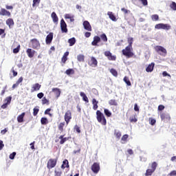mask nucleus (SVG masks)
Returning a JSON list of instances; mask_svg holds the SVG:
<instances>
[{
  "label": "nucleus",
  "mask_w": 176,
  "mask_h": 176,
  "mask_svg": "<svg viewBox=\"0 0 176 176\" xmlns=\"http://www.w3.org/2000/svg\"><path fill=\"white\" fill-rule=\"evenodd\" d=\"M134 42V38L133 37L128 38V46L125 49L122 50V54L127 57V58H131L134 56L133 52V43Z\"/></svg>",
  "instance_id": "1"
},
{
  "label": "nucleus",
  "mask_w": 176,
  "mask_h": 176,
  "mask_svg": "<svg viewBox=\"0 0 176 176\" xmlns=\"http://www.w3.org/2000/svg\"><path fill=\"white\" fill-rule=\"evenodd\" d=\"M96 119L98 123H100L102 126H107V118H105V116L100 110L96 111Z\"/></svg>",
  "instance_id": "2"
},
{
  "label": "nucleus",
  "mask_w": 176,
  "mask_h": 176,
  "mask_svg": "<svg viewBox=\"0 0 176 176\" xmlns=\"http://www.w3.org/2000/svg\"><path fill=\"white\" fill-rule=\"evenodd\" d=\"M30 44L32 49H34L35 50H38V49L41 48V43L39 42V40L36 38L31 39Z\"/></svg>",
  "instance_id": "3"
},
{
  "label": "nucleus",
  "mask_w": 176,
  "mask_h": 176,
  "mask_svg": "<svg viewBox=\"0 0 176 176\" xmlns=\"http://www.w3.org/2000/svg\"><path fill=\"white\" fill-rule=\"evenodd\" d=\"M57 164V158L56 159H53L51 158L48 160L47 163V168L48 170H52V168H54Z\"/></svg>",
  "instance_id": "4"
},
{
  "label": "nucleus",
  "mask_w": 176,
  "mask_h": 176,
  "mask_svg": "<svg viewBox=\"0 0 176 176\" xmlns=\"http://www.w3.org/2000/svg\"><path fill=\"white\" fill-rule=\"evenodd\" d=\"M155 52H157L158 54H160V56H167V50H166V48L160 45H157L155 47Z\"/></svg>",
  "instance_id": "5"
},
{
  "label": "nucleus",
  "mask_w": 176,
  "mask_h": 176,
  "mask_svg": "<svg viewBox=\"0 0 176 176\" xmlns=\"http://www.w3.org/2000/svg\"><path fill=\"white\" fill-rule=\"evenodd\" d=\"M155 28H156L157 30H166V31H168V30L171 29V25L168 24L159 23L155 25Z\"/></svg>",
  "instance_id": "6"
},
{
  "label": "nucleus",
  "mask_w": 176,
  "mask_h": 176,
  "mask_svg": "<svg viewBox=\"0 0 176 176\" xmlns=\"http://www.w3.org/2000/svg\"><path fill=\"white\" fill-rule=\"evenodd\" d=\"M91 170L92 173L94 174H98L100 170V163L99 162H94L92 166H91Z\"/></svg>",
  "instance_id": "7"
},
{
  "label": "nucleus",
  "mask_w": 176,
  "mask_h": 176,
  "mask_svg": "<svg viewBox=\"0 0 176 176\" xmlns=\"http://www.w3.org/2000/svg\"><path fill=\"white\" fill-rule=\"evenodd\" d=\"M71 119H72V113L70 110H67L65 113V122H66V124H69Z\"/></svg>",
  "instance_id": "8"
},
{
  "label": "nucleus",
  "mask_w": 176,
  "mask_h": 176,
  "mask_svg": "<svg viewBox=\"0 0 176 176\" xmlns=\"http://www.w3.org/2000/svg\"><path fill=\"white\" fill-rule=\"evenodd\" d=\"M98 64V61H97V59L94 58V56H91L90 60H88V65L89 67H92L94 68H96Z\"/></svg>",
  "instance_id": "9"
},
{
  "label": "nucleus",
  "mask_w": 176,
  "mask_h": 176,
  "mask_svg": "<svg viewBox=\"0 0 176 176\" xmlns=\"http://www.w3.org/2000/svg\"><path fill=\"white\" fill-rule=\"evenodd\" d=\"M104 54L106 57H107V58H108V60H109V61H116V56H113L112 53H111V52L106 51V52H104Z\"/></svg>",
  "instance_id": "10"
},
{
  "label": "nucleus",
  "mask_w": 176,
  "mask_h": 176,
  "mask_svg": "<svg viewBox=\"0 0 176 176\" xmlns=\"http://www.w3.org/2000/svg\"><path fill=\"white\" fill-rule=\"evenodd\" d=\"M60 28L62 32H68V29H67V23L63 19L60 20Z\"/></svg>",
  "instance_id": "11"
},
{
  "label": "nucleus",
  "mask_w": 176,
  "mask_h": 176,
  "mask_svg": "<svg viewBox=\"0 0 176 176\" xmlns=\"http://www.w3.org/2000/svg\"><path fill=\"white\" fill-rule=\"evenodd\" d=\"M0 16H6L7 17H10V16H12V13L5 8H1L0 10Z\"/></svg>",
  "instance_id": "12"
},
{
  "label": "nucleus",
  "mask_w": 176,
  "mask_h": 176,
  "mask_svg": "<svg viewBox=\"0 0 176 176\" xmlns=\"http://www.w3.org/2000/svg\"><path fill=\"white\" fill-rule=\"evenodd\" d=\"M52 41H53V32H50L45 38L46 45H50V43H52Z\"/></svg>",
  "instance_id": "13"
},
{
  "label": "nucleus",
  "mask_w": 176,
  "mask_h": 176,
  "mask_svg": "<svg viewBox=\"0 0 176 176\" xmlns=\"http://www.w3.org/2000/svg\"><path fill=\"white\" fill-rule=\"evenodd\" d=\"M41 87H42V85L39 83H36L32 85L31 91L32 93H34V91H38L41 89Z\"/></svg>",
  "instance_id": "14"
},
{
  "label": "nucleus",
  "mask_w": 176,
  "mask_h": 176,
  "mask_svg": "<svg viewBox=\"0 0 176 176\" xmlns=\"http://www.w3.org/2000/svg\"><path fill=\"white\" fill-rule=\"evenodd\" d=\"M99 42H101V38H100L98 36H95L94 37V41L91 42V45L92 46H97Z\"/></svg>",
  "instance_id": "15"
},
{
  "label": "nucleus",
  "mask_w": 176,
  "mask_h": 176,
  "mask_svg": "<svg viewBox=\"0 0 176 176\" xmlns=\"http://www.w3.org/2000/svg\"><path fill=\"white\" fill-rule=\"evenodd\" d=\"M26 53L30 58H32V57H34V56H35L36 52H35V50H34L31 48H28L26 50Z\"/></svg>",
  "instance_id": "16"
},
{
  "label": "nucleus",
  "mask_w": 176,
  "mask_h": 176,
  "mask_svg": "<svg viewBox=\"0 0 176 176\" xmlns=\"http://www.w3.org/2000/svg\"><path fill=\"white\" fill-rule=\"evenodd\" d=\"M58 139L60 140L59 142V144L60 145H63V144H65V142H67V141H68V140H69V137L65 138L64 135H61L60 136H59Z\"/></svg>",
  "instance_id": "17"
},
{
  "label": "nucleus",
  "mask_w": 176,
  "mask_h": 176,
  "mask_svg": "<svg viewBox=\"0 0 176 176\" xmlns=\"http://www.w3.org/2000/svg\"><path fill=\"white\" fill-rule=\"evenodd\" d=\"M83 27L87 31H91V25H90L89 21H85L83 22Z\"/></svg>",
  "instance_id": "18"
},
{
  "label": "nucleus",
  "mask_w": 176,
  "mask_h": 176,
  "mask_svg": "<svg viewBox=\"0 0 176 176\" xmlns=\"http://www.w3.org/2000/svg\"><path fill=\"white\" fill-rule=\"evenodd\" d=\"M51 17L52 19V21L55 23L57 24L58 23V16H57V14L56 12H53L51 14Z\"/></svg>",
  "instance_id": "19"
},
{
  "label": "nucleus",
  "mask_w": 176,
  "mask_h": 176,
  "mask_svg": "<svg viewBox=\"0 0 176 176\" xmlns=\"http://www.w3.org/2000/svg\"><path fill=\"white\" fill-rule=\"evenodd\" d=\"M6 25H8L9 28H12L13 25H14V21H13V19L9 18L6 21Z\"/></svg>",
  "instance_id": "20"
},
{
  "label": "nucleus",
  "mask_w": 176,
  "mask_h": 176,
  "mask_svg": "<svg viewBox=\"0 0 176 176\" xmlns=\"http://www.w3.org/2000/svg\"><path fill=\"white\" fill-rule=\"evenodd\" d=\"M160 118L162 119V120H170V114L168 113H162L160 114Z\"/></svg>",
  "instance_id": "21"
},
{
  "label": "nucleus",
  "mask_w": 176,
  "mask_h": 176,
  "mask_svg": "<svg viewBox=\"0 0 176 176\" xmlns=\"http://www.w3.org/2000/svg\"><path fill=\"white\" fill-rule=\"evenodd\" d=\"M93 109L97 111L98 109V101L96 98L92 99Z\"/></svg>",
  "instance_id": "22"
},
{
  "label": "nucleus",
  "mask_w": 176,
  "mask_h": 176,
  "mask_svg": "<svg viewBox=\"0 0 176 176\" xmlns=\"http://www.w3.org/2000/svg\"><path fill=\"white\" fill-rule=\"evenodd\" d=\"M24 116H25V113L23 112L17 117L18 123H23L24 122Z\"/></svg>",
  "instance_id": "23"
},
{
  "label": "nucleus",
  "mask_w": 176,
  "mask_h": 176,
  "mask_svg": "<svg viewBox=\"0 0 176 176\" xmlns=\"http://www.w3.org/2000/svg\"><path fill=\"white\" fill-rule=\"evenodd\" d=\"M52 91H54L55 96H56V98H58L61 95V91H60V89L58 88H53Z\"/></svg>",
  "instance_id": "24"
},
{
  "label": "nucleus",
  "mask_w": 176,
  "mask_h": 176,
  "mask_svg": "<svg viewBox=\"0 0 176 176\" xmlns=\"http://www.w3.org/2000/svg\"><path fill=\"white\" fill-rule=\"evenodd\" d=\"M61 168L64 170V168H69V163L68 162L67 160H65L63 162V164L61 165Z\"/></svg>",
  "instance_id": "25"
},
{
  "label": "nucleus",
  "mask_w": 176,
  "mask_h": 176,
  "mask_svg": "<svg viewBox=\"0 0 176 176\" xmlns=\"http://www.w3.org/2000/svg\"><path fill=\"white\" fill-rule=\"evenodd\" d=\"M107 15L109 16L110 20H112V21H116V16H115L113 12H108Z\"/></svg>",
  "instance_id": "26"
},
{
  "label": "nucleus",
  "mask_w": 176,
  "mask_h": 176,
  "mask_svg": "<svg viewBox=\"0 0 176 176\" xmlns=\"http://www.w3.org/2000/svg\"><path fill=\"white\" fill-rule=\"evenodd\" d=\"M153 68H155V63H151L146 68V72H152Z\"/></svg>",
  "instance_id": "27"
},
{
  "label": "nucleus",
  "mask_w": 176,
  "mask_h": 176,
  "mask_svg": "<svg viewBox=\"0 0 176 176\" xmlns=\"http://www.w3.org/2000/svg\"><path fill=\"white\" fill-rule=\"evenodd\" d=\"M64 126H65V122H60L58 125V129L60 133H63L64 131Z\"/></svg>",
  "instance_id": "28"
},
{
  "label": "nucleus",
  "mask_w": 176,
  "mask_h": 176,
  "mask_svg": "<svg viewBox=\"0 0 176 176\" xmlns=\"http://www.w3.org/2000/svg\"><path fill=\"white\" fill-rule=\"evenodd\" d=\"M80 97H82L83 101H85V102H89V98H87L85 92H80Z\"/></svg>",
  "instance_id": "29"
},
{
  "label": "nucleus",
  "mask_w": 176,
  "mask_h": 176,
  "mask_svg": "<svg viewBox=\"0 0 176 176\" xmlns=\"http://www.w3.org/2000/svg\"><path fill=\"white\" fill-rule=\"evenodd\" d=\"M77 60L79 63H85V55L79 54L77 56Z\"/></svg>",
  "instance_id": "30"
},
{
  "label": "nucleus",
  "mask_w": 176,
  "mask_h": 176,
  "mask_svg": "<svg viewBox=\"0 0 176 176\" xmlns=\"http://www.w3.org/2000/svg\"><path fill=\"white\" fill-rule=\"evenodd\" d=\"M68 43L69 44V46H74V45L76 43V39H75V37L69 38L68 40Z\"/></svg>",
  "instance_id": "31"
},
{
  "label": "nucleus",
  "mask_w": 176,
  "mask_h": 176,
  "mask_svg": "<svg viewBox=\"0 0 176 176\" xmlns=\"http://www.w3.org/2000/svg\"><path fill=\"white\" fill-rule=\"evenodd\" d=\"M109 104L111 106H114V107H117L118 105V102L116 101V100L115 99H111L109 101Z\"/></svg>",
  "instance_id": "32"
},
{
  "label": "nucleus",
  "mask_w": 176,
  "mask_h": 176,
  "mask_svg": "<svg viewBox=\"0 0 176 176\" xmlns=\"http://www.w3.org/2000/svg\"><path fill=\"white\" fill-rule=\"evenodd\" d=\"M129 120L131 123H137L138 120L137 119V116L135 115L134 116L130 117Z\"/></svg>",
  "instance_id": "33"
},
{
  "label": "nucleus",
  "mask_w": 176,
  "mask_h": 176,
  "mask_svg": "<svg viewBox=\"0 0 176 176\" xmlns=\"http://www.w3.org/2000/svg\"><path fill=\"white\" fill-rule=\"evenodd\" d=\"M104 113L106 116H107V118H111V116H112V113H111V111H109L107 109H104Z\"/></svg>",
  "instance_id": "34"
},
{
  "label": "nucleus",
  "mask_w": 176,
  "mask_h": 176,
  "mask_svg": "<svg viewBox=\"0 0 176 176\" xmlns=\"http://www.w3.org/2000/svg\"><path fill=\"white\" fill-rule=\"evenodd\" d=\"M62 174L63 171L60 168L54 170V176H61Z\"/></svg>",
  "instance_id": "35"
},
{
  "label": "nucleus",
  "mask_w": 176,
  "mask_h": 176,
  "mask_svg": "<svg viewBox=\"0 0 176 176\" xmlns=\"http://www.w3.org/2000/svg\"><path fill=\"white\" fill-rule=\"evenodd\" d=\"M39 113V107H36L33 109V116H36Z\"/></svg>",
  "instance_id": "36"
},
{
  "label": "nucleus",
  "mask_w": 176,
  "mask_h": 176,
  "mask_svg": "<svg viewBox=\"0 0 176 176\" xmlns=\"http://www.w3.org/2000/svg\"><path fill=\"white\" fill-rule=\"evenodd\" d=\"M65 74L67 75H74V74H75V71L74 69H69L65 71Z\"/></svg>",
  "instance_id": "37"
},
{
  "label": "nucleus",
  "mask_w": 176,
  "mask_h": 176,
  "mask_svg": "<svg viewBox=\"0 0 176 176\" xmlns=\"http://www.w3.org/2000/svg\"><path fill=\"white\" fill-rule=\"evenodd\" d=\"M124 82H126V84L127 85V86H131V82H130V79H129V77L125 76L124 78Z\"/></svg>",
  "instance_id": "38"
},
{
  "label": "nucleus",
  "mask_w": 176,
  "mask_h": 176,
  "mask_svg": "<svg viewBox=\"0 0 176 176\" xmlns=\"http://www.w3.org/2000/svg\"><path fill=\"white\" fill-rule=\"evenodd\" d=\"M39 3H41V0H33L32 7L39 6Z\"/></svg>",
  "instance_id": "39"
},
{
  "label": "nucleus",
  "mask_w": 176,
  "mask_h": 176,
  "mask_svg": "<svg viewBox=\"0 0 176 176\" xmlns=\"http://www.w3.org/2000/svg\"><path fill=\"white\" fill-rule=\"evenodd\" d=\"M100 38L102 39V41H103V42H108V38L107 37V34H102V35H100Z\"/></svg>",
  "instance_id": "40"
},
{
  "label": "nucleus",
  "mask_w": 176,
  "mask_h": 176,
  "mask_svg": "<svg viewBox=\"0 0 176 176\" xmlns=\"http://www.w3.org/2000/svg\"><path fill=\"white\" fill-rule=\"evenodd\" d=\"M41 102L43 105H45L47 104V105H49V100L46 98V97H43V99L41 100Z\"/></svg>",
  "instance_id": "41"
},
{
  "label": "nucleus",
  "mask_w": 176,
  "mask_h": 176,
  "mask_svg": "<svg viewBox=\"0 0 176 176\" xmlns=\"http://www.w3.org/2000/svg\"><path fill=\"white\" fill-rule=\"evenodd\" d=\"M41 124H47V123H49V121L47 120V118H42L41 119Z\"/></svg>",
  "instance_id": "42"
},
{
  "label": "nucleus",
  "mask_w": 176,
  "mask_h": 176,
  "mask_svg": "<svg viewBox=\"0 0 176 176\" xmlns=\"http://www.w3.org/2000/svg\"><path fill=\"white\" fill-rule=\"evenodd\" d=\"M4 101H5L6 104L9 105V104H10V102H12V96H8V97L6 98Z\"/></svg>",
  "instance_id": "43"
},
{
  "label": "nucleus",
  "mask_w": 176,
  "mask_h": 176,
  "mask_svg": "<svg viewBox=\"0 0 176 176\" xmlns=\"http://www.w3.org/2000/svg\"><path fill=\"white\" fill-rule=\"evenodd\" d=\"M155 171V170L152 169H147L145 175L149 176L152 175V173Z\"/></svg>",
  "instance_id": "44"
},
{
  "label": "nucleus",
  "mask_w": 176,
  "mask_h": 176,
  "mask_svg": "<svg viewBox=\"0 0 176 176\" xmlns=\"http://www.w3.org/2000/svg\"><path fill=\"white\" fill-rule=\"evenodd\" d=\"M20 45H18L17 47L13 50V53H14V54H17V53L20 52Z\"/></svg>",
  "instance_id": "45"
},
{
  "label": "nucleus",
  "mask_w": 176,
  "mask_h": 176,
  "mask_svg": "<svg viewBox=\"0 0 176 176\" xmlns=\"http://www.w3.org/2000/svg\"><path fill=\"white\" fill-rule=\"evenodd\" d=\"M170 9H172L173 10H176V3L173 1L170 5Z\"/></svg>",
  "instance_id": "46"
},
{
  "label": "nucleus",
  "mask_w": 176,
  "mask_h": 176,
  "mask_svg": "<svg viewBox=\"0 0 176 176\" xmlns=\"http://www.w3.org/2000/svg\"><path fill=\"white\" fill-rule=\"evenodd\" d=\"M110 72H111V74H112V75H113V76H118V72L116 71V69H111L110 70Z\"/></svg>",
  "instance_id": "47"
},
{
  "label": "nucleus",
  "mask_w": 176,
  "mask_h": 176,
  "mask_svg": "<svg viewBox=\"0 0 176 176\" xmlns=\"http://www.w3.org/2000/svg\"><path fill=\"white\" fill-rule=\"evenodd\" d=\"M149 124H151V126H155V119L150 118H148Z\"/></svg>",
  "instance_id": "48"
},
{
  "label": "nucleus",
  "mask_w": 176,
  "mask_h": 176,
  "mask_svg": "<svg viewBox=\"0 0 176 176\" xmlns=\"http://www.w3.org/2000/svg\"><path fill=\"white\" fill-rule=\"evenodd\" d=\"M127 138H129V135L125 134L122 137L121 140L122 141H124V142H126V141H127Z\"/></svg>",
  "instance_id": "49"
},
{
  "label": "nucleus",
  "mask_w": 176,
  "mask_h": 176,
  "mask_svg": "<svg viewBox=\"0 0 176 176\" xmlns=\"http://www.w3.org/2000/svg\"><path fill=\"white\" fill-rule=\"evenodd\" d=\"M139 2H141L144 6H146L148 5V0H138Z\"/></svg>",
  "instance_id": "50"
},
{
  "label": "nucleus",
  "mask_w": 176,
  "mask_h": 176,
  "mask_svg": "<svg viewBox=\"0 0 176 176\" xmlns=\"http://www.w3.org/2000/svg\"><path fill=\"white\" fill-rule=\"evenodd\" d=\"M115 135H116V138H118V140H119L120 138V137H122V133L119 131L115 132Z\"/></svg>",
  "instance_id": "51"
},
{
  "label": "nucleus",
  "mask_w": 176,
  "mask_h": 176,
  "mask_svg": "<svg viewBox=\"0 0 176 176\" xmlns=\"http://www.w3.org/2000/svg\"><path fill=\"white\" fill-rule=\"evenodd\" d=\"M74 129L76 133H78V134L80 133V127H79V126L75 125Z\"/></svg>",
  "instance_id": "52"
},
{
  "label": "nucleus",
  "mask_w": 176,
  "mask_h": 176,
  "mask_svg": "<svg viewBox=\"0 0 176 176\" xmlns=\"http://www.w3.org/2000/svg\"><path fill=\"white\" fill-rule=\"evenodd\" d=\"M6 89H8L7 86L3 87V90L1 92V96H4L5 95V93H6Z\"/></svg>",
  "instance_id": "53"
},
{
  "label": "nucleus",
  "mask_w": 176,
  "mask_h": 176,
  "mask_svg": "<svg viewBox=\"0 0 176 176\" xmlns=\"http://www.w3.org/2000/svg\"><path fill=\"white\" fill-rule=\"evenodd\" d=\"M134 111H135V112H140V107H138V104H137V103L134 105Z\"/></svg>",
  "instance_id": "54"
},
{
  "label": "nucleus",
  "mask_w": 176,
  "mask_h": 176,
  "mask_svg": "<svg viewBox=\"0 0 176 176\" xmlns=\"http://www.w3.org/2000/svg\"><path fill=\"white\" fill-rule=\"evenodd\" d=\"M15 156H16V152H13L12 153H11L9 157H10V159H11V160H13V159H14Z\"/></svg>",
  "instance_id": "55"
},
{
  "label": "nucleus",
  "mask_w": 176,
  "mask_h": 176,
  "mask_svg": "<svg viewBox=\"0 0 176 176\" xmlns=\"http://www.w3.org/2000/svg\"><path fill=\"white\" fill-rule=\"evenodd\" d=\"M67 60H68V58L65 56H63L61 58V63H63V64H65V63H67Z\"/></svg>",
  "instance_id": "56"
},
{
  "label": "nucleus",
  "mask_w": 176,
  "mask_h": 176,
  "mask_svg": "<svg viewBox=\"0 0 176 176\" xmlns=\"http://www.w3.org/2000/svg\"><path fill=\"white\" fill-rule=\"evenodd\" d=\"M50 111H52L51 109H47L45 111V115H50V116H52V114L50 113Z\"/></svg>",
  "instance_id": "57"
},
{
  "label": "nucleus",
  "mask_w": 176,
  "mask_h": 176,
  "mask_svg": "<svg viewBox=\"0 0 176 176\" xmlns=\"http://www.w3.org/2000/svg\"><path fill=\"white\" fill-rule=\"evenodd\" d=\"M162 76L164 77L168 76L169 78H171V75H170L168 73H167V72H163Z\"/></svg>",
  "instance_id": "58"
},
{
  "label": "nucleus",
  "mask_w": 176,
  "mask_h": 176,
  "mask_svg": "<svg viewBox=\"0 0 176 176\" xmlns=\"http://www.w3.org/2000/svg\"><path fill=\"white\" fill-rule=\"evenodd\" d=\"M85 38H90V36H91V33L89 32H85Z\"/></svg>",
  "instance_id": "59"
},
{
  "label": "nucleus",
  "mask_w": 176,
  "mask_h": 176,
  "mask_svg": "<svg viewBox=\"0 0 176 176\" xmlns=\"http://www.w3.org/2000/svg\"><path fill=\"white\" fill-rule=\"evenodd\" d=\"M43 96H45V94H43V93H42V92H41V93H38V94H37V97H38V98H43Z\"/></svg>",
  "instance_id": "60"
},
{
  "label": "nucleus",
  "mask_w": 176,
  "mask_h": 176,
  "mask_svg": "<svg viewBox=\"0 0 176 176\" xmlns=\"http://www.w3.org/2000/svg\"><path fill=\"white\" fill-rule=\"evenodd\" d=\"M6 9H7V10H13V6H6Z\"/></svg>",
  "instance_id": "61"
},
{
  "label": "nucleus",
  "mask_w": 176,
  "mask_h": 176,
  "mask_svg": "<svg viewBox=\"0 0 176 176\" xmlns=\"http://www.w3.org/2000/svg\"><path fill=\"white\" fill-rule=\"evenodd\" d=\"M163 109H164V105L160 104V105L158 107V111H163Z\"/></svg>",
  "instance_id": "62"
},
{
  "label": "nucleus",
  "mask_w": 176,
  "mask_h": 176,
  "mask_svg": "<svg viewBox=\"0 0 176 176\" xmlns=\"http://www.w3.org/2000/svg\"><path fill=\"white\" fill-rule=\"evenodd\" d=\"M72 17V15H71V14H66L65 15V19H71Z\"/></svg>",
  "instance_id": "63"
},
{
  "label": "nucleus",
  "mask_w": 176,
  "mask_h": 176,
  "mask_svg": "<svg viewBox=\"0 0 176 176\" xmlns=\"http://www.w3.org/2000/svg\"><path fill=\"white\" fill-rule=\"evenodd\" d=\"M170 176H175L176 175V170H173L169 173Z\"/></svg>",
  "instance_id": "64"
}]
</instances>
